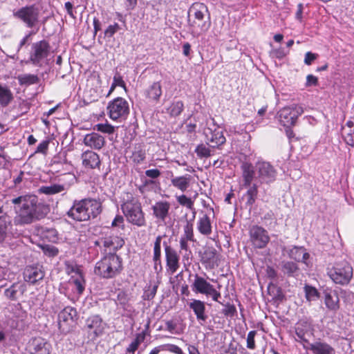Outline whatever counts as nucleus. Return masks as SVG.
<instances>
[{"mask_svg":"<svg viewBox=\"0 0 354 354\" xmlns=\"http://www.w3.org/2000/svg\"><path fill=\"white\" fill-rule=\"evenodd\" d=\"M13 16L21 21L28 28H33L39 21V10L35 5L26 6L15 10Z\"/></svg>","mask_w":354,"mask_h":354,"instance_id":"obj_10","label":"nucleus"},{"mask_svg":"<svg viewBox=\"0 0 354 354\" xmlns=\"http://www.w3.org/2000/svg\"><path fill=\"white\" fill-rule=\"evenodd\" d=\"M11 203L15 205L17 216L14 221L15 225L30 224L46 214V208L38 203L35 195H24L12 198Z\"/></svg>","mask_w":354,"mask_h":354,"instance_id":"obj_1","label":"nucleus"},{"mask_svg":"<svg viewBox=\"0 0 354 354\" xmlns=\"http://www.w3.org/2000/svg\"><path fill=\"white\" fill-rule=\"evenodd\" d=\"M176 200L180 205L185 206L189 209L195 210L194 208V201L187 196L184 194L178 196H176ZM195 214L196 212L194 211V217L195 216Z\"/></svg>","mask_w":354,"mask_h":354,"instance_id":"obj_46","label":"nucleus"},{"mask_svg":"<svg viewBox=\"0 0 354 354\" xmlns=\"http://www.w3.org/2000/svg\"><path fill=\"white\" fill-rule=\"evenodd\" d=\"M192 178V176L185 174L180 176L173 177L171 179V183L174 187L184 192L189 187Z\"/></svg>","mask_w":354,"mask_h":354,"instance_id":"obj_34","label":"nucleus"},{"mask_svg":"<svg viewBox=\"0 0 354 354\" xmlns=\"http://www.w3.org/2000/svg\"><path fill=\"white\" fill-rule=\"evenodd\" d=\"M271 53L274 57L281 59L288 54V52H286L282 48H279L273 49Z\"/></svg>","mask_w":354,"mask_h":354,"instance_id":"obj_58","label":"nucleus"},{"mask_svg":"<svg viewBox=\"0 0 354 354\" xmlns=\"http://www.w3.org/2000/svg\"><path fill=\"white\" fill-rule=\"evenodd\" d=\"M295 339L298 342H304L306 343H309L308 341L306 339L305 335L306 333L304 330L298 325L295 328Z\"/></svg>","mask_w":354,"mask_h":354,"instance_id":"obj_54","label":"nucleus"},{"mask_svg":"<svg viewBox=\"0 0 354 354\" xmlns=\"http://www.w3.org/2000/svg\"><path fill=\"white\" fill-rule=\"evenodd\" d=\"M94 129L107 134H112L115 131V127L109 123L97 124Z\"/></svg>","mask_w":354,"mask_h":354,"instance_id":"obj_48","label":"nucleus"},{"mask_svg":"<svg viewBox=\"0 0 354 354\" xmlns=\"http://www.w3.org/2000/svg\"><path fill=\"white\" fill-rule=\"evenodd\" d=\"M142 95L147 102L158 103L162 95L161 82L160 81L153 82L143 90Z\"/></svg>","mask_w":354,"mask_h":354,"instance_id":"obj_19","label":"nucleus"},{"mask_svg":"<svg viewBox=\"0 0 354 354\" xmlns=\"http://www.w3.org/2000/svg\"><path fill=\"white\" fill-rule=\"evenodd\" d=\"M50 343L41 337L32 338L27 347L30 354H50Z\"/></svg>","mask_w":354,"mask_h":354,"instance_id":"obj_18","label":"nucleus"},{"mask_svg":"<svg viewBox=\"0 0 354 354\" xmlns=\"http://www.w3.org/2000/svg\"><path fill=\"white\" fill-rule=\"evenodd\" d=\"M330 278L337 284H348L353 277V268L347 262L336 264L328 271Z\"/></svg>","mask_w":354,"mask_h":354,"instance_id":"obj_9","label":"nucleus"},{"mask_svg":"<svg viewBox=\"0 0 354 354\" xmlns=\"http://www.w3.org/2000/svg\"><path fill=\"white\" fill-rule=\"evenodd\" d=\"M195 152L196 155L201 158H207L211 156L210 149L203 144L198 145L195 149Z\"/></svg>","mask_w":354,"mask_h":354,"instance_id":"obj_49","label":"nucleus"},{"mask_svg":"<svg viewBox=\"0 0 354 354\" xmlns=\"http://www.w3.org/2000/svg\"><path fill=\"white\" fill-rule=\"evenodd\" d=\"M180 238L189 240L191 242L196 241L194 234L193 223L191 221H187L186 224L183 226V232Z\"/></svg>","mask_w":354,"mask_h":354,"instance_id":"obj_44","label":"nucleus"},{"mask_svg":"<svg viewBox=\"0 0 354 354\" xmlns=\"http://www.w3.org/2000/svg\"><path fill=\"white\" fill-rule=\"evenodd\" d=\"M281 266L282 272L288 276H292L299 269L297 265L292 261H283Z\"/></svg>","mask_w":354,"mask_h":354,"instance_id":"obj_45","label":"nucleus"},{"mask_svg":"<svg viewBox=\"0 0 354 354\" xmlns=\"http://www.w3.org/2000/svg\"><path fill=\"white\" fill-rule=\"evenodd\" d=\"M146 158L145 149L141 145H136L131 156V160L136 164H140Z\"/></svg>","mask_w":354,"mask_h":354,"instance_id":"obj_40","label":"nucleus"},{"mask_svg":"<svg viewBox=\"0 0 354 354\" xmlns=\"http://www.w3.org/2000/svg\"><path fill=\"white\" fill-rule=\"evenodd\" d=\"M226 316L233 317L236 313V309L234 305H227L223 311Z\"/></svg>","mask_w":354,"mask_h":354,"instance_id":"obj_62","label":"nucleus"},{"mask_svg":"<svg viewBox=\"0 0 354 354\" xmlns=\"http://www.w3.org/2000/svg\"><path fill=\"white\" fill-rule=\"evenodd\" d=\"M304 112L301 106L293 104L281 109L278 112L280 123L285 127H290L296 124L297 119Z\"/></svg>","mask_w":354,"mask_h":354,"instance_id":"obj_12","label":"nucleus"},{"mask_svg":"<svg viewBox=\"0 0 354 354\" xmlns=\"http://www.w3.org/2000/svg\"><path fill=\"white\" fill-rule=\"evenodd\" d=\"M72 272L75 273L72 275L68 284L71 286L73 292L78 295H82L85 289V280L80 269L75 266L72 268Z\"/></svg>","mask_w":354,"mask_h":354,"instance_id":"obj_22","label":"nucleus"},{"mask_svg":"<svg viewBox=\"0 0 354 354\" xmlns=\"http://www.w3.org/2000/svg\"><path fill=\"white\" fill-rule=\"evenodd\" d=\"M189 240L180 238V251L183 253V260L188 261L192 258V252L188 244Z\"/></svg>","mask_w":354,"mask_h":354,"instance_id":"obj_42","label":"nucleus"},{"mask_svg":"<svg viewBox=\"0 0 354 354\" xmlns=\"http://www.w3.org/2000/svg\"><path fill=\"white\" fill-rule=\"evenodd\" d=\"M44 253L49 257H55L58 254L57 248L53 245H46L42 247Z\"/></svg>","mask_w":354,"mask_h":354,"instance_id":"obj_55","label":"nucleus"},{"mask_svg":"<svg viewBox=\"0 0 354 354\" xmlns=\"http://www.w3.org/2000/svg\"><path fill=\"white\" fill-rule=\"evenodd\" d=\"M122 269V258L116 254L109 253L96 263L94 272L102 278L111 279L120 274Z\"/></svg>","mask_w":354,"mask_h":354,"instance_id":"obj_3","label":"nucleus"},{"mask_svg":"<svg viewBox=\"0 0 354 354\" xmlns=\"http://www.w3.org/2000/svg\"><path fill=\"white\" fill-rule=\"evenodd\" d=\"M24 291V288L23 285L19 283H15L5 290L4 295L9 299L16 300L18 297V293L21 292L22 294Z\"/></svg>","mask_w":354,"mask_h":354,"instance_id":"obj_37","label":"nucleus"},{"mask_svg":"<svg viewBox=\"0 0 354 354\" xmlns=\"http://www.w3.org/2000/svg\"><path fill=\"white\" fill-rule=\"evenodd\" d=\"M283 251L288 254L290 259H292L298 262H302L306 266H308V259L310 254L306 251L303 247L294 246L291 248H284Z\"/></svg>","mask_w":354,"mask_h":354,"instance_id":"obj_25","label":"nucleus"},{"mask_svg":"<svg viewBox=\"0 0 354 354\" xmlns=\"http://www.w3.org/2000/svg\"><path fill=\"white\" fill-rule=\"evenodd\" d=\"M13 99V94L9 87L0 83V105L6 107Z\"/></svg>","mask_w":354,"mask_h":354,"instance_id":"obj_36","label":"nucleus"},{"mask_svg":"<svg viewBox=\"0 0 354 354\" xmlns=\"http://www.w3.org/2000/svg\"><path fill=\"white\" fill-rule=\"evenodd\" d=\"M124 244V239L118 236L106 233L104 236L100 237L94 241V245L106 254L114 253L122 248Z\"/></svg>","mask_w":354,"mask_h":354,"instance_id":"obj_5","label":"nucleus"},{"mask_svg":"<svg viewBox=\"0 0 354 354\" xmlns=\"http://www.w3.org/2000/svg\"><path fill=\"white\" fill-rule=\"evenodd\" d=\"M10 157L0 153V168L7 169L10 164Z\"/></svg>","mask_w":354,"mask_h":354,"instance_id":"obj_56","label":"nucleus"},{"mask_svg":"<svg viewBox=\"0 0 354 354\" xmlns=\"http://www.w3.org/2000/svg\"><path fill=\"white\" fill-rule=\"evenodd\" d=\"M151 209L156 218L160 221H165L169 215L170 204L167 201H158L151 207Z\"/></svg>","mask_w":354,"mask_h":354,"instance_id":"obj_28","label":"nucleus"},{"mask_svg":"<svg viewBox=\"0 0 354 354\" xmlns=\"http://www.w3.org/2000/svg\"><path fill=\"white\" fill-rule=\"evenodd\" d=\"M196 228L201 234L209 236L212 232V221L209 216L204 214L200 217L196 223Z\"/></svg>","mask_w":354,"mask_h":354,"instance_id":"obj_31","label":"nucleus"},{"mask_svg":"<svg viewBox=\"0 0 354 354\" xmlns=\"http://www.w3.org/2000/svg\"><path fill=\"white\" fill-rule=\"evenodd\" d=\"M318 57V55L312 52H307L305 54L304 64L310 66Z\"/></svg>","mask_w":354,"mask_h":354,"instance_id":"obj_60","label":"nucleus"},{"mask_svg":"<svg viewBox=\"0 0 354 354\" xmlns=\"http://www.w3.org/2000/svg\"><path fill=\"white\" fill-rule=\"evenodd\" d=\"M107 113L113 120H125L129 113V102L125 99L118 97L109 102Z\"/></svg>","mask_w":354,"mask_h":354,"instance_id":"obj_8","label":"nucleus"},{"mask_svg":"<svg viewBox=\"0 0 354 354\" xmlns=\"http://www.w3.org/2000/svg\"><path fill=\"white\" fill-rule=\"evenodd\" d=\"M19 84L20 85L29 86L37 84L39 81V77L33 74H23L17 77Z\"/></svg>","mask_w":354,"mask_h":354,"instance_id":"obj_43","label":"nucleus"},{"mask_svg":"<svg viewBox=\"0 0 354 354\" xmlns=\"http://www.w3.org/2000/svg\"><path fill=\"white\" fill-rule=\"evenodd\" d=\"M113 82L114 84H116L118 86H121L124 88H126V84L124 82L122 77L119 74L116 73L113 78Z\"/></svg>","mask_w":354,"mask_h":354,"instance_id":"obj_63","label":"nucleus"},{"mask_svg":"<svg viewBox=\"0 0 354 354\" xmlns=\"http://www.w3.org/2000/svg\"><path fill=\"white\" fill-rule=\"evenodd\" d=\"M162 236L159 235L156 238L153 250V258L161 257V241Z\"/></svg>","mask_w":354,"mask_h":354,"instance_id":"obj_51","label":"nucleus"},{"mask_svg":"<svg viewBox=\"0 0 354 354\" xmlns=\"http://www.w3.org/2000/svg\"><path fill=\"white\" fill-rule=\"evenodd\" d=\"M304 348L311 351L313 354H335V348L322 341L308 343V345L304 346Z\"/></svg>","mask_w":354,"mask_h":354,"instance_id":"obj_26","label":"nucleus"},{"mask_svg":"<svg viewBox=\"0 0 354 354\" xmlns=\"http://www.w3.org/2000/svg\"><path fill=\"white\" fill-rule=\"evenodd\" d=\"M44 275V271L40 266H27L24 272V280L31 284H35L43 279Z\"/></svg>","mask_w":354,"mask_h":354,"instance_id":"obj_23","label":"nucleus"},{"mask_svg":"<svg viewBox=\"0 0 354 354\" xmlns=\"http://www.w3.org/2000/svg\"><path fill=\"white\" fill-rule=\"evenodd\" d=\"M149 354H185L183 351L175 344H164L153 348Z\"/></svg>","mask_w":354,"mask_h":354,"instance_id":"obj_32","label":"nucleus"},{"mask_svg":"<svg viewBox=\"0 0 354 354\" xmlns=\"http://www.w3.org/2000/svg\"><path fill=\"white\" fill-rule=\"evenodd\" d=\"M257 335L256 330H251L248 333L247 336V348L251 350H254L255 348V342L254 337Z\"/></svg>","mask_w":354,"mask_h":354,"instance_id":"obj_53","label":"nucleus"},{"mask_svg":"<svg viewBox=\"0 0 354 354\" xmlns=\"http://www.w3.org/2000/svg\"><path fill=\"white\" fill-rule=\"evenodd\" d=\"M160 174V171L157 169H151L145 171V175L151 178H157Z\"/></svg>","mask_w":354,"mask_h":354,"instance_id":"obj_64","label":"nucleus"},{"mask_svg":"<svg viewBox=\"0 0 354 354\" xmlns=\"http://www.w3.org/2000/svg\"><path fill=\"white\" fill-rule=\"evenodd\" d=\"M83 142L86 146L91 149L100 150L104 146L105 139L99 133L92 132L84 136Z\"/></svg>","mask_w":354,"mask_h":354,"instance_id":"obj_27","label":"nucleus"},{"mask_svg":"<svg viewBox=\"0 0 354 354\" xmlns=\"http://www.w3.org/2000/svg\"><path fill=\"white\" fill-rule=\"evenodd\" d=\"M11 225V219L7 212L4 211L3 205H0V243H2L7 237V231Z\"/></svg>","mask_w":354,"mask_h":354,"instance_id":"obj_30","label":"nucleus"},{"mask_svg":"<svg viewBox=\"0 0 354 354\" xmlns=\"http://www.w3.org/2000/svg\"><path fill=\"white\" fill-rule=\"evenodd\" d=\"M153 270L157 275H159L162 271V266L161 261V257L153 258Z\"/></svg>","mask_w":354,"mask_h":354,"instance_id":"obj_59","label":"nucleus"},{"mask_svg":"<svg viewBox=\"0 0 354 354\" xmlns=\"http://www.w3.org/2000/svg\"><path fill=\"white\" fill-rule=\"evenodd\" d=\"M82 164L88 169L99 168L100 160L99 155L92 151H86L82 154Z\"/></svg>","mask_w":354,"mask_h":354,"instance_id":"obj_29","label":"nucleus"},{"mask_svg":"<svg viewBox=\"0 0 354 354\" xmlns=\"http://www.w3.org/2000/svg\"><path fill=\"white\" fill-rule=\"evenodd\" d=\"M49 145V140H46L39 143L37 146L35 153L46 154L47 153Z\"/></svg>","mask_w":354,"mask_h":354,"instance_id":"obj_57","label":"nucleus"},{"mask_svg":"<svg viewBox=\"0 0 354 354\" xmlns=\"http://www.w3.org/2000/svg\"><path fill=\"white\" fill-rule=\"evenodd\" d=\"M106 323L102 320L100 316L94 315L88 317L86 319L84 330L87 335V338L90 341H95L99 337L102 336L106 328Z\"/></svg>","mask_w":354,"mask_h":354,"instance_id":"obj_11","label":"nucleus"},{"mask_svg":"<svg viewBox=\"0 0 354 354\" xmlns=\"http://www.w3.org/2000/svg\"><path fill=\"white\" fill-rule=\"evenodd\" d=\"M102 212L101 203L95 199L75 201L67 212L69 218L76 221H86L96 218Z\"/></svg>","mask_w":354,"mask_h":354,"instance_id":"obj_2","label":"nucleus"},{"mask_svg":"<svg viewBox=\"0 0 354 354\" xmlns=\"http://www.w3.org/2000/svg\"><path fill=\"white\" fill-rule=\"evenodd\" d=\"M188 306L196 315L198 322L203 325L208 318L205 303L201 300L193 299L188 303Z\"/></svg>","mask_w":354,"mask_h":354,"instance_id":"obj_20","label":"nucleus"},{"mask_svg":"<svg viewBox=\"0 0 354 354\" xmlns=\"http://www.w3.org/2000/svg\"><path fill=\"white\" fill-rule=\"evenodd\" d=\"M220 255L212 247L207 248L201 257V262L206 268L213 269L217 267L220 261Z\"/></svg>","mask_w":354,"mask_h":354,"instance_id":"obj_24","label":"nucleus"},{"mask_svg":"<svg viewBox=\"0 0 354 354\" xmlns=\"http://www.w3.org/2000/svg\"><path fill=\"white\" fill-rule=\"evenodd\" d=\"M206 142L212 147H217L223 145L226 139L223 136V131L221 128L217 127L212 130L210 128L205 131Z\"/></svg>","mask_w":354,"mask_h":354,"instance_id":"obj_21","label":"nucleus"},{"mask_svg":"<svg viewBox=\"0 0 354 354\" xmlns=\"http://www.w3.org/2000/svg\"><path fill=\"white\" fill-rule=\"evenodd\" d=\"M255 169L257 171L258 177L261 183H270L275 180L277 171L270 162H258L256 163Z\"/></svg>","mask_w":354,"mask_h":354,"instance_id":"obj_17","label":"nucleus"},{"mask_svg":"<svg viewBox=\"0 0 354 354\" xmlns=\"http://www.w3.org/2000/svg\"><path fill=\"white\" fill-rule=\"evenodd\" d=\"M124 218L121 215H116L111 223V226L113 227H121L124 229Z\"/></svg>","mask_w":354,"mask_h":354,"instance_id":"obj_61","label":"nucleus"},{"mask_svg":"<svg viewBox=\"0 0 354 354\" xmlns=\"http://www.w3.org/2000/svg\"><path fill=\"white\" fill-rule=\"evenodd\" d=\"M342 136L347 145L354 146V128H342Z\"/></svg>","mask_w":354,"mask_h":354,"instance_id":"obj_47","label":"nucleus"},{"mask_svg":"<svg viewBox=\"0 0 354 354\" xmlns=\"http://www.w3.org/2000/svg\"><path fill=\"white\" fill-rule=\"evenodd\" d=\"M241 169L243 182V186L250 185V183H252L254 178L255 172L254 166L250 162H244L242 163Z\"/></svg>","mask_w":354,"mask_h":354,"instance_id":"obj_33","label":"nucleus"},{"mask_svg":"<svg viewBox=\"0 0 354 354\" xmlns=\"http://www.w3.org/2000/svg\"><path fill=\"white\" fill-rule=\"evenodd\" d=\"M184 109V104L181 100L174 101L167 108V113L171 116L176 118L180 115Z\"/></svg>","mask_w":354,"mask_h":354,"instance_id":"obj_41","label":"nucleus"},{"mask_svg":"<svg viewBox=\"0 0 354 354\" xmlns=\"http://www.w3.org/2000/svg\"><path fill=\"white\" fill-rule=\"evenodd\" d=\"M324 301L326 307L330 310L336 311L339 308V299L335 291L325 292Z\"/></svg>","mask_w":354,"mask_h":354,"instance_id":"obj_35","label":"nucleus"},{"mask_svg":"<svg viewBox=\"0 0 354 354\" xmlns=\"http://www.w3.org/2000/svg\"><path fill=\"white\" fill-rule=\"evenodd\" d=\"M194 279L191 285L192 290L196 294L204 295L206 297H211L215 301H218L221 297L219 291L212 285L207 279L198 274L194 275Z\"/></svg>","mask_w":354,"mask_h":354,"instance_id":"obj_7","label":"nucleus"},{"mask_svg":"<svg viewBox=\"0 0 354 354\" xmlns=\"http://www.w3.org/2000/svg\"><path fill=\"white\" fill-rule=\"evenodd\" d=\"M120 30V26L118 23L109 25L104 30V37H112Z\"/></svg>","mask_w":354,"mask_h":354,"instance_id":"obj_52","label":"nucleus"},{"mask_svg":"<svg viewBox=\"0 0 354 354\" xmlns=\"http://www.w3.org/2000/svg\"><path fill=\"white\" fill-rule=\"evenodd\" d=\"M166 269L167 272L174 274L180 268V256L177 251L169 245L167 242H163Z\"/></svg>","mask_w":354,"mask_h":354,"instance_id":"obj_16","label":"nucleus"},{"mask_svg":"<svg viewBox=\"0 0 354 354\" xmlns=\"http://www.w3.org/2000/svg\"><path fill=\"white\" fill-rule=\"evenodd\" d=\"M77 313L75 308L65 307L58 315V325L62 333L70 332L75 325Z\"/></svg>","mask_w":354,"mask_h":354,"instance_id":"obj_13","label":"nucleus"},{"mask_svg":"<svg viewBox=\"0 0 354 354\" xmlns=\"http://www.w3.org/2000/svg\"><path fill=\"white\" fill-rule=\"evenodd\" d=\"M249 234L252 245L255 248H264L270 241L268 232L261 226H252L249 230Z\"/></svg>","mask_w":354,"mask_h":354,"instance_id":"obj_15","label":"nucleus"},{"mask_svg":"<svg viewBox=\"0 0 354 354\" xmlns=\"http://www.w3.org/2000/svg\"><path fill=\"white\" fill-rule=\"evenodd\" d=\"M65 189L62 185L53 184L49 186H41L38 189V192L46 195H53L62 192Z\"/></svg>","mask_w":354,"mask_h":354,"instance_id":"obj_39","label":"nucleus"},{"mask_svg":"<svg viewBox=\"0 0 354 354\" xmlns=\"http://www.w3.org/2000/svg\"><path fill=\"white\" fill-rule=\"evenodd\" d=\"M305 292L306 299L308 301L315 300L319 297V292L315 288L310 286H305Z\"/></svg>","mask_w":354,"mask_h":354,"instance_id":"obj_50","label":"nucleus"},{"mask_svg":"<svg viewBox=\"0 0 354 354\" xmlns=\"http://www.w3.org/2000/svg\"><path fill=\"white\" fill-rule=\"evenodd\" d=\"M208 12L207 6L201 3H194L189 8V14L194 13L195 21L190 22L188 20L190 27L192 28V34L195 35V29L196 27L199 28L201 32L207 31L210 27V22L209 21H204L205 13Z\"/></svg>","mask_w":354,"mask_h":354,"instance_id":"obj_6","label":"nucleus"},{"mask_svg":"<svg viewBox=\"0 0 354 354\" xmlns=\"http://www.w3.org/2000/svg\"><path fill=\"white\" fill-rule=\"evenodd\" d=\"M243 187L248 189L245 194L247 196L246 204L249 206H252L254 204L257 198L258 186L255 183H250V185Z\"/></svg>","mask_w":354,"mask_h":354,"instance_id":"obj_38","label":"nucleus"},{"mask_svg":"<svg viewBox=\"0 0 354 354\" xmlns=\"http://www.w3.org/2000/svg\"><path fill=\"white\" fill-rule=\"evenodd\" d=\"M50 49V44L46 40L32 44L30 62L35 66H41V62L48 56Z\"/></svg>","mask_w":354,"mask_h":354,"instance_id":"obj_14","label":"nucleus"},{"mask_svg":"<svg viewBox=\"0 0 354 354\" xmlns=\"http://www.w3.org/2000/svg\"><path fill=\"white\" fill-rule=\"evenodd\" d=\"M121 209L129 223L138 227H143L146 225L141 203L132 195L127 196V198L121 205Z\"/></svg>","mask_w":354,"mask_h":354,"instance_id":"obj_4","label":"nucleus"}]
</instances>
